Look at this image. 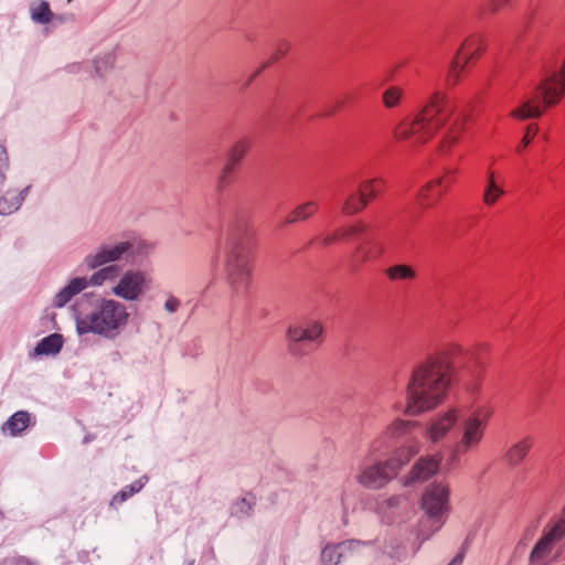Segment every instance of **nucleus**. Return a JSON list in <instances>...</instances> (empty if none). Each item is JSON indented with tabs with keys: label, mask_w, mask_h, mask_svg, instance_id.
Listing matches in <instances>:
<instances>
[{
	"label": "nucleus",
	"mask_w": 565,
	"mask_h": 565,
	"mask_svg": "<svg viewBox=\"0 0 565 565\" xmlns=\"http://www.w3.org/2000/svg\"><path fill=\"white\" fill-rule=\"evenodd\" d=\"M466 128V117L455 116V108L449 104L445 93H434L425 106L412 118L403 120L395 129L398 140H414L424 145L441 129L437 146L439 156L449 154L459 142Z\"/></svg>",
	"instance_id": "f257e3e1"
},
{
	"label": "nucleus",
	"mask_w": 565,
	"mask_h": 565,
	"mask_svg": "<svg viewBox=\"0 0 565 565\" xmlns=\"http://www.w3.org/2000/svg\"><path fill=\"white\" fill-rule=\"evenodd\" d=\"M452 381V365L445 351L428 354L411 371L403 413L419 416L440 406L447 398Z\"/></svg>",
	"instance_id": "f03ea898"
},
{
	"label": "nucleus",
	"mask_w": 565,
	"mask_h": 565,
	"mask_svg": "<svg viewBox=\"0 0 565 565\" xmlns=\"http://www.w3.org/2000/svg\"><path fill=\"white\" fill-rule=\"evenodd\" d=\"M494 413L491 402L473 403L463 413L460 411L457 434L449 445L452 459H460L481 448Z\"/></svg>",
	"instance_id": "7ed1b4c3"
},
{
	"label": "nucleus",
	"mask_w": 565,
	"mask_h": 565,
	"mask_svg": "<svg viewBox=\"0 0 565 565\" xmlns=\"http://www.w3.org/2000/svg\"><path fill=\"white\" fill-rule=\"evenodd\" d=\"M79 303L74 308L78 334L94 333L114 339L128 322L129 313L125 305L113 299H102L89 312H82Z\"/></svg>",
	"instance_id": "20e7f679"
},
{
	"label": "nucleus",
	"mask_w": 565,
	"mask_h": 565,
	"mask_svg": "<svg viewBox=\"0 0 565 565\" xmlns=\"http://www.w3.org/2000/svg\"><path fill=\"white\" fill-rule=\"evenodd\" d=\"M254 269V245L249 238L233 241L226 256V274L237 296L248 292Z\"/></svg>",
	"instance_id": "39448f33"
},
{
	"label": "nucleus",
	"mask_w": 565,
	"mask_h": 565,
	"mask_svg": "<svg viewBox=\"0 0 565 565\" xmlns=\"http://www.w3.org/2000/svg\"><path fill=\"white\" fill-rule=\"evenodd\" d=\"M565 539V507L561 514L551 519L543 527L539 541L530 553L532 565H548L562 553V542Z\"/></svg>",
	"instance_id": "423d86ee"
},
{
	"label": "nucleus",
	"mask_w": 565,
	"mask_h": 565,
	"mask_svg": "<svg viewBox=\"0 0 565 565\" xmlns=\"http://www.w3.org/2000/svg\"><path fill=\"white\" fill-rule=\"evenodd\" d=\"M420 508L430 522V531L423 535L427 540L444 526L450 512L449 484L441 481L427 486L422 495Z\"/></svg>",
	"instance_id": "0eeeda50"
},
{
	"label": "nucleus",
	"mask_w": 565,
	"mask_h": 565,
	"mask_svg": "<svg viewBox=\"0 0 565 565\" xmlns=\"http://www.w3.org/2000/svg\"><path fill=\"white\" fill-rule=\"evenodd\" d=\"M288 350L294 355L312 353L323 340V324L319 320H305L287 330Z\"/></svg>",
	"instance_id": "6e6552de"
},
{
	"label": "nucleus",
	"mask_w": 565,
	"mask_h": 565,
	"mask_svg": "<svg viewBox=\"0 0 565 565\" xmlns=\"http://www.w3.org/2000/svg\"><path fill=\"white\" fill-rule=\"evenodd\" d=\"M458 169L445 168L443 173L426 182L416 195V202L420 209H435L444 195L457 182Z\"/></svg>",
	"instance_id": "1a4fd4ad"
},
{
	"label": "nucleus",
	"mask_w": 565,
	"mask_h": 565,
	"mask_svg": "<svg viewBox=\"0 0 565 565\" xmlns=\"http://www.w3.org/2000/svg\"><path fill=\"white\" fill-rule=\"evenodd\" d=\"M385 186L386 181L382 177L362 180L356 190L351 192L344 200L343 212H363L370 209Z\"/></svg>",
	"instance_id": "9d476101"
},
{
	"label": "nucleus",
	"mask_w": 565,
	"mask_h": 565,
	"mask_svg": "<svg viewBox=\"0 0 565 565\" xmlns=\"http://www.w3.org/2000/svg\"><path fill=\"white\" fill-rule=\"evenodd\" d=\"M460 418V408L450 406L431 416L425 423L424 437L431 445H439L447 440L457 428Z\"/></svg>",
	"instance_id": "9b49d317"
},
{
	"label": "nucleus",
	"mask_w": 565,
	"mask_h": 565,
	"mask_svg": "<svg viewBox=\"0 0 565 565\" xmlns=\"http://www.w3.org/2000/svg\"><path fill=\"white\" fill-rule=\"evenodd\" d=\"M396 476L392 467L387 465V460H384L362 467L355 479L365 488L381 489Z\"/></svg>",
	"instance_id": "f8f14e48"
},
{
	"label": "nucleus",
	"mask_w": 565,
	"mask_h": 565,
	"mask_svg": "<svg viewBox=\"0 0 565 565\" xmlns=\"http://www.w3.org/2000/svg\"><path fill=\"white\" fill-rule=\"evenodd\" d=\"M146 275L138 270H128L113 288V294L125 300H136L148 288Z\"/></svg>",
	"instance_id": "ddd939ff"
},
{
	"label": "nucleus",
	"mask_w": 565,
	"mask_h": 565,
	"mask_svg": "<svg viewBox=\"0 0 565 565\" xmlns=\"http://www.w3.org/2000/svg\"><path fill=\"white\" fill-rule=\"evenodd\" d=\"M539 92L547 105H557L565 96V56L558 73H552L540 82Z\"/></svg>",
	"instance_id": "4468645a"
},
{
	"label": "nucleus",
	"mask_w": 565,
	"mask_h": 565,
	"mask_svg": "<svg viewBox=\"0 0 565 565\" xmlns=\"http://www.w3.org/2000/svg\"><path fill=\"white\" fill-rule=\"evenodd\" d=\"M440 461L441 457L439 455L420 457L405 477L404 484L409 486L414 482L428 480L439 470Z\"/></svg>",
	"instance_id": "2eb2a0df"
},
{
	"label": "nucleus",
	"mask_w": 565,
	"mask_h": 565,
	"mask_svg": "<svg viewBox=\"0 0 565 565\" xmlns=\"http://www.w3.org/2000/svg\"><path fill=\"white\" fill-rule=\"evenodd\" d=\"M384 244L375 237L362 241L352 254V266L358 269L362 265L379 259L384 254Z\"/></svg>",
	"instance_id": "dca6fc26"
},
{
	"label": "nucleus",
	"mask_w": 565,
	"mask_h": 565,
	"mask_svg": "<svg viewBox=\"0 0 565 565\" xmlns=\"http://www.w3.org/2000/svg\"><path fill=\"white\" fill-rule=\"evenodd\" d=\"M552 106L553 105L545 104V100L542 98L537 87L534 96L527 98L510 111V117L519 121L539 118L543 115L546 108Z\"/></svg>",
	"instance_id": "f3484780"
},
{
	"label": "nucleus",
	"mask_w": 565,
	"mask_h": 565,
	"mask_svg": "<svg viewBox=\"0 0 565 565\" xmlns=\"http://www.w3.org/2000/svg\"><path fill=\"white\" fill-rule=\"evenodd\" d=\"M422 443L417 437L407 439L395 449L393 456L387 459V465L392 467L396 475L399 470L409 463V461L420 451Z\"/></svg>",
	"instance_id": "a211bd4d"
},
{
	"label": "nucleus",
	"mask_w": 565,
	"mask_h": 565,
	"mask_svg": "<svg viewBox=\"0 0 565 565\" xmlns=\"http://www.w3.org/2000/svg\"><path fill=\"white\" fill-rule=\"evenodd\" d=\"M130 248L131 244L128 242H121L114 246H103L95 255L87 256L85 262L90 269H95L107 263L120 259Z\"/></svg>",
	"instance_id": "6ab92c4d"
},
{
	"label": "nucleus",
	"mask_w": 565,
	"mask_h": 565,
	"mask_svg": "<svg viewBox=\"0 0 565 565\" xmlns=\"http://www.w3.org/2000/svg\"><path fill=\"white\" fill-rule=\"evenodd\" d=\"M503 183V178L499 172L493 169L488 170L487 182L482 193V202L487 207H493L504 195Z\"/></svg>",
	"instance_id": "aec40b11"
},
{
	"label": "nucleus",
	"mask_w": 565,
	"mask_h": 565,
	"mask_svg": "<svg viewBox=\"0 0 565 565\" xmlns=\"http://www.w3.org/2000/svg\"><path fill=\"white\" fill-rule=\"evenodd\" d=\"M484 51L483 38L480 34H471L463 40L455 56L470 65L479 60Z\"/></svg>",
	"instance_id": "412c9836"
},
{
	"label": "nucleus",
	"mask_w": 565,
	"mask_h": 565,
	"mask_svg": "<svg viewBox=\"0 0 565 565\" xmlns=\"http://www.w3.org/2000/svg\"><path fill=\"white\" fill-rule=\"evenodd\" d=\"M249 141L246 139H241L236 141L227 152L226 163L220 175V183L226 182V179L234 171V167L241 162V160L246 156L249 150Z\"/></svg>",
	"instance_id": "4be33fe9"
},
{
	"label": "nucleus",
	"mask_w": 565,
	"mask_h": 565,
	"mask_svg": "<svg viewBox=\"0 0 565 565\" xmlns=\"http://www.w3.org/2000/svg\"><path fill=\"white\" fill-rule=\"evenodd\" d=\"M30 422L31 416L26 411H18L2 425L1 430L4 435L15 437L29 427Z\"/></svg>",
	"instance_id": "5701e85b"
},
{
	"label": "nucleus",
	"mask_w": 565,
	"mask_h": 565,
	"mask_svg": "<svg viewBox=\"0 0 565 565\" xmlns=\"http://www.w3.org/2000/svg\"><path fill=\"white\" fill-rule=\"evenodd\" d=\"M417 426L418 422L416 420L396 417L386 426L384 436L388 439H399L409 435Z\"/></svg>",
	"instance_id": "b1692460"
},
{
	"label": "nucleus",
	"mask_w": 565,
	"mask_h": 565,
	"mask_svg": "<svg viewBox=\"0 0 565 565\" xmlns=\"http://www.w3.org/2000/svg\"><path fill=\"white\" fill-rule=\"evenodd\" d=\"M63 347V338L58 333H52L43 338L34 349L35 355L57 354Z\"/></svg>",
	"instance_id": "393cba45"
},
{
	"label": "nucleus",
	"mask_w": 565,
	"mask_h": 565,
	"mask_svg": "<svg viewBox=\"0 0 565 565\" xmlns=\"http://www.w3.org/2000/svg\"><path fill=\"white\" fill-rule=\"evenodd\" d=\"M533 445L534 439L531 436H526L515 443L507 452L509 461L514 465L520 463L527 456Z\"/></svg>",
	"instance_id": "a878e982"
},
{
	"label": "nucleus",
	"mask_w": 565,
	"mask_h": 565,
	"mask_svg": "<svg viewBox=\"0 0 565 565\" xmlns=\"http://www.w3.org/2000/svg\"><path fill=\"white\" fill-rule=\"evenodd\" d=\"M469 66V64L463 63L460 58L455 56L452 61L450 62V65L447 70L446 76H445V83L448 87H455L457 86L465 74L466 68Z\"/></svg>",
	"instance_id": "bb28decb"
},
{
	"label": "nucleus",
	"mask_w": 565,
	"mask_h": 565,
	"mask_svg": "<svg viewBox=\"0 0 565 565\" xmlns=\"http://www.w3.org/2000/svg\"><path fill=\"white\" fill-rule=\"evenodd\" d=\"M405 89L401 86H388L382 94V103L386 109L398 108L403 105Z\"/></svg>",
	"instance_id": "cd10ccee"
},
{
	"label": "nucleus",
	"mask_w": 565,
	"mask_h": 565,
	"mask_svg": "<svg viewBox=\"0 0 565 565\" xmlns=\"http://www.w3.org/2000/svg\"><path fill=\"white\" fill-rule=\"evenodd\" d=\"M385 275L392 281H412L416 278V270L406 264H397L388 267Z\"/></svg>",
	"instance_id": "c85d7f7f"
},
{
	"label": "nucleus",
	"mask_w": 565,
	"mask_h": 565,
	"mask_svg": "<svg viewBox=\"0 0 565 565\" xmlns=\"http://www.w3.org/2000/svg\"><path fill=\"white\" fill-rule=\"evenodd\" d=\"M118 275L119 268L115 265H110L94 273L88 281L93 286H100L106 281H114Z\"/></svg>",
	"instance_id": "c756f323"
},
{
	"label": "nucleus",
	"mask_w": 565,
	"mask_h": 565,
	"mask_svg": "<svg viewBox=\"0 0 565 565\" xmlns=\"http://www.w3.org/2000/svg\"><path fill=\"white\" fill-rule=\"evenodd\" d=\"M143 487V483L140 480L132 482L131 484L121 489L118 493H116L111 501V507H118L124 503L128 498L132 497L135 493L139 492Z\"/></svg>",
	"instance_id": "7c9ffc66"
},
{
	"label": "nucleus",
	"mask_w": 565,
	"mask_h": 565,
	"mask_svg": "<svg viewBox=\"0 0 565 565\" xmlns=\"http://www.w3.org/2000/svg\"><path fill=\"white\" fill-rule=\"evenodd\" d=\"M32 19L39 23L45 24L52 20V11L45 1H40L31 8Z\"/></svg>",
	"instance_id": "2f4dec72"
},
{
	"label": "nucleus",
	"mask_w": 565,
	"mask_h": 565,
	"mask_svg": "<svg viewBox=\"0 0 565 565\" xmlns=\"http://www.w3.org/2000/svg\"><path fill=\"white\" fill-rule=\"evenodd\" d=\"M537 132H539V126L536 124L527 125L520 142L515 147V152L519 154L524 153V151L527 149V147L535 139Z\"/></svg>",
	"instance_id": "473e14b6"
},
{
	"label": "nucleus",
	"mask_w": 565,
	"mask_h": 565,
	"mask_svg": "<svg viewBox=\"0 0 565 565\" xmlns=\"http://www.w3.org/2000/svg\"><path fill=\"white\" fill-rule=\"evenodd\" d=\"M341 558V554L338 551V546H326L321 553V559L326 565H338Z\"/></svg>",
	"instance_id": "72a5a7b5"
},
{
	"label": "nucleus",
	"mask_w": 565,
	"mask_h": 565,
	"mask_svg": "<svg viewBox=\"0 0 565 565\" xmlns=\"http://www.w3.org/2000/svg\"><path fill=\"white\" fill-rule=\"evenodd\" d=\"M514 0H488L484 3V13L495 14L508 8Z\"/></svg>",
	"instance_id": "f704fd0d"
},
{
	"label": "nucleus",
	"mask_w": 565,
	"mask_h": 565,
	"mask_svg": "<svg viewBox=\"0 0 565 565\" xmlns=\"http://www.w3.org/2000/svg\"><path fill=\"white\" fill-rule=\"evenodd\" d=\"M89 281L85 277H76L73 278L66 286L73 294V296H76L81 291H83L85 288L89 286Z\"/></svg>",
	"instance_id": "c9c22d12"
},
{
	"label": "nucleus",
	"mask_w": 565,
	"mask_h": 565,
	"mask_svg": "<svg viewBox=\"0 0 565 565\" xmlns=\"http://www.w3.org/2000/svg\"><path fill=\"white\" fill-rule=\"evenodd\" d=\"M73 294L71 290L65 286L60 292L56 294L54 298V306L57 308L64 307L72 298Z\"/></svg>",
	"instance_id": "e433bc0d"
},
{
	"label": "nucleus",
	"mask_w": 565,
	"mask_h": 565,
	"mask_svg": "<svg viewBox=\"0 0 565 565\" xmlns=\"http://www.w3.org/2000/svg\"><path fill=\"white\" fill-rule=\"evenodd\" d=\"M289 49H290V45L288 42H286V41L279 42L276 45V49L270 56V62L274 63V62L279 61L281 57H284L288 53Z\"/></svg>",
	"instance_id": "4c0bfd02"
},
{
	"label": "nucleus",
	"mask_w": 565,
	"mask_h": 565,
	"mask_svg": "<svg viewBox=\"0 0 565 565\" xmlns=\"http://www.w3.org/2000/svg\"><path fill=\"white\" fill-rule=\"evenodd\" d=\"M362 231H363V226L360 224L343 226V227L339 228V231L337 233V237H339V238L349 237V236L355 235Z\"/></svg>",
	"instance_id": "58836bf2"
},
{
	"label": "nucleus",
	"mask_w": 565,
	"mask_h": 565,
	"mask_svg": "<svg viewBox=\"0 0 565 565\" xmlns=\"http://www.w3.org/2000/svg\"><path fill=\"white\" fill-rule=\"evenodd\" d=\"M7 152L4 148H0V184L4 179V169L7 167Z\"/></svg>",
	"instance_id": "ea45409f"
},
{
	"label": "nucleus",
	"mask_w": 565,
	"mask_h": 565,
	"mask_svg": "<svg viewBox=\"0 0 565 565\" xmlns=\"http://www.w3.org/2000/svg\"><path fill=\"white\" fill-rule=\"evenodd\" d=\"M180 302L177 298L174 297H170L166 303H164V307L166 309L169 311V312H174L178 307H179Z\"/></svg>",
	"instance_id": "a19ab883"
},
{
	"label": "nucleus",
	"mask_w": 565,
	"mask_h": 565,
	"mask_svg": "<svg viewBox=\"0 0 565 565\" xmlns=\"http://www.w3.org/2000/svg\"><path fill=\"white\" fill-rule=\"evenodd\" d=\"M319 209V205L317 202L315 201H309L302 205L299 206V211L298 212H302V211H309V212H312V211H316Z\"/></svg>",
	"instance_id": "79ce46f5"
},
{
	"label": "nucleus",
	"mask_w": 565,
	"mask_h": 565,
	"mask_svg": "<svg viewBox=\"0 0 565 565\" xmlns=\"http://www.w3.org/2000/svg\"><path fill=\"white\" fill-rule=\"evenodd\" d=\"M465 552L459 553L448 565H461L463 562Z\"/></svg>",
	"instance_id": "37998d69"
},
{
	"label": "nucleus",
	"mask_w": 565,
	"mask_h": 565,
	"mask_svg": "<svg viewBox=\"0 0 565 565\" xmlns=\"http://www.w3.org/2000/svg\"><path fill=\"white\" fill-rule=\"evenodd\" d=\"M184 565H195V561L191 559V561L186 562Z\"/></svg>",
	"instance_id": "c03bdc74"
},
{
	"label": "nucleus",
	"mask_w": 565,
	"mask_h": 565,
	"mask_svg": "<svg viewBox=\"0 0 565 565\" xmlns=\"http://www.w3.org/2000/svg\"><path fill=\"white\" fill-rule=\"evenodd\" d=\"M479 390H480V386H479V385H476V386L473 387V391H475V392H477V391H479Z\"/></svg>",
	"instance_id": "a18cd8bd"
}]
</instances>
